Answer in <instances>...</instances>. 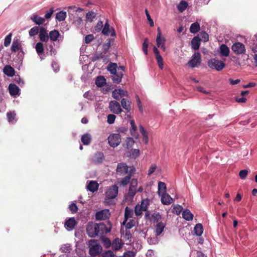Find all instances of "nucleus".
<instances>
[{"mask_svg": "<svg viewBox=\"0 0 257 257\" xmlns=\"http://www.w3.org/2000/svg\"><path fill=\"white\" fill-rule=\"evenodd\" d=\"M122 243L121 240L118 238L114 239L112 243L111 247L113 250H118L122 247Z\"/></svg>", "mask_w": 257, "mask_h": 257, "instance_id": "nucleus-23", "label": "nucleus"}, {"mask_svg": "<svg viewBox=\"0 0 257 257\" xmlns=\"http://www.w3.org/2000/svg\"><path fill=\"white\" fill-rule=\"evenodd\" d=\"M134 210L133 209L126 206L124 210V220L122 223V225H125L126 224V222L127 221L128 219L130 218H132L134 215Z\"/></svg>", "mask_w": 257, "mask_h": 257, "instance_id": "nucleus-14", "label": "nucleus"}, {"mask_svg": "<svg viewBox=\"0 0 257 257\" xmlns=\"http://www.w3.org/2000/svg\"><path fill=\"white\" fill-rule=\"evenodd\" d=\"M149 45V42L148 38H145L144 41V43L142 45V50L145 54V55H148V48Z\"/></svg>", "mask_w": 257, "mask_h": 257, "instance_id": "nucleus-47", "label": "nucleus"}, {"mask_svg": "<svg viewBox=\"0 0 257 257\" xmlns=\"http://www.w3.org/2000/svg\"><path fill=\"white\" fill-rule=\"evenodd\" d=\"M71 10H73V12H82L83 10L80 8H76L75 6H70L68 7V13L69 14L71 12Z\"/></svg>", "mask_w": 257, "mask_h": 257, "instance_id": "nucleus-56", "label": "nucleus"}, {"mask_svg": "<svg viewBox=\"0 0 257 257\" xmlns=\"http://www.w3.org/2000/svg\"><path fill=\"white\" fill-rule=\"evenodd\" d=\"M9 92L12 96L17 95L19 93L20 89L15 84L11 83L9 86Z\"/></svg>", "mask_w": 257, "mask_h": 257, "instance_id": "nucleus-24", "label": "nucleus"}, {"mask_svg": "<svg viewBox=\"0 0 257 257\" xmlns=\"http://www.w3.org/2000/svg\"><path fill=\"white\" fill-rule=\"evenodd\" d=\"M138 184V181L136 179H133L131 182L127 196L130 198H133L137 193L136 187Z\"/></svg>", "mask_w": 257, "mask_h": 257, "instance_id": "nucleus-10", "label": "nucleus"}, {"mask_svg": "<svg viewBox=\"0 0 257 257\" xmlns=\"http://www.w3.org/2000/svg\"><path fill=\"white\" fill-rule=\"evenodd\" d=\"M36 50L38 54L40 56L44 54V45L41 42H38L36 45Z\"/></svg>", "mask_w": 257, "mask_h": 257, "instance_id": "nucleus-38", "label": "nucleus"}, {"mask_svg": "<svg viewBox=\"0 0 257 257\" xmlns=\"http://www.w3.org/2000/svg\"><path fill=\"white\" fill-rule=\"evenodd\" d=\"M166 191V185L165 183L162 182H159L158 183V194L159 195L162 194L163 193H165Z\"/></svg>", "mask_w": 257, "mask_h": 257, "instance_id": "nucleus-39", "label": "nucleus"}, {"mask_svg": "<svg viewBox=\"0 0 257 257\" xmlns=\"http://www.w3.org/2000/svg\"><path fill=\"white\" fill-rule=\"evenodd\" d=\"M66 17V13L63 11L58 12L56 14V19L59 22L64 21Z\"/></svg>", "mask_w": 257, "mask_h": 257, "instance_id": "nucleus-42", "label": "nucleus"}, {"mask_svg": "<svg viewBox=\"0 0 257 257\" xmlns=\"http://www.w3.org/2000/svg\"><path fill=\"white\" fill-rule=\"evenodd\" d=\"M106 84V79L103 76H98L95 80V84L99 87H101Z\"/></svg>", "mask_w": 257, "mask_h": 257, "instance_id": "nucleus-31", "label": "nucleus"}, {"mask_svg": "<svg viewBox=\"0 0 257 257\" xmlns=\"http://www.w3.org/2000/svg\"><path fill=\"white\" fill-rule=\"evenodd\" d=\"M158 236L149 237L147 239L148 242L151 244H156L159 242Z\"/></svg>", "mask_w": 257, "mask_h": 257, "instance_id": "nucleus-46", "label": "nucleus"}, {"mask_svg": "<svg viewBox=\"0 0 257 257\" xmlns=\"http://www.w3.org/2000/svg\"><path fill=\"white\" fill-rule=\"evenodd\" d=\"M131 176V175L129 174L128 175L122 178L120 181L121 184H122L123 185H127L130 181Z\"/></svg>", "mask_w": 257, "mask_h": 257, "instance_id": "nucleus-58", "label": "nucleus"}, {"mask_svg": "<svg viewBox=\"0 0 257 257\" xmlns=\"http://www.w3.org/2000/svg\"><path fill=\"white\" fill-rule=\"evenodd\" d=\"M201 38L199 35L195 36L191 40V45L192 48L194 50H197L199 49L200 46Z\"/></svg>", "mask_w": 257, "mask_h": 257, "instance_id": "nucleus-15", "label": "nucleus"}, {"mask_svg": "<svg viewBox=\"0 0 257 257\" xmlns=\"http://www.w3.org/2000/svg\"><path fill=\"white\" fill-rule=\"evenodd\" d=\"M195 233L197 236H200L203 233V228L202 224L197 223L194 228Z\"/></svg>", "mask_w": 257, "mask_h": 257, "instance_id": "nucleus-37", "label": "nucleus"}, {"mask_svg": "<svg viewBox=\"0 0 257 257\" xmlns=\"http://www.w3.org/2000/svg\"><path fill=\"white\" fill-rule=\"evenodd\" d=\"M108 225L106 226L104 223L89 222L86 227V233L91 238L103 235L110 231L111 225L109 222H108Z\"/></svg>", "mask_w": 257, "mask_h": 257, "instance_id": "nucleus-1", "label": "nucleus"}, {"mask_svg": "<svg viewBox=\"0 0 257 257\" xmlns=\"http://www.w3.org/2000/svg\"><path fill=\"white\" fill-rule=\"evenodd\" d=\"M135 141L133 138L129 137L127 138L125 140V145L127 149L131 148L134 144Z\"/></svg>", "mask_w": 257, "mask_h": 257, "instance_id": "nucleus-49", "label": "nucleus"}, {"mask_svg": "<svg viewBox=\"0 0 257 257\" xmlns=\"http://www.w3.org/2000/svg\"><path fill=\"white\" fill-rule=\"evenodd\" d=\"M69 208L72 213H76L78 210V207L76 204L74 203H71L69 205Z\"/></svg>", "mask_w": 257, "mask_h": 257, "instance_id": "nucleus-60", "label": "nucleus"}, {"mask_svg": "<svg viewBox=\"0 0 257 257\" xmlns=\"http://www.w3.org/2000/svg\"><path fill=\"white\" fill-rule=\"evenodd\" d=\"M152 217L154 223H158L159 222H162V216L160 213L155 212L152 215Z\"/></svg>", "mask_w": 257, "mask_h": 257, "instance_id": "nucleus-40", "label": "nucleus"}, {"mask_svg": "<svg viewBox=\"0 0 257 257\" xmlns=\"http://www.w3.org/2000/svg\"><path fill=\"white\" fill-rule=\"evenodd\" d=\"M182 216L187 221L192 220L193 217V214L188 209H185L183 211Z\"/></svg>", "mask_w": 257, "mask_h": 257, "instance_id": "nucleus-34", "label": "nucleus"}, {"mask_svg": "<svg viewBox=\"0 0 257 257\" xmlns=\"http://www.w3.org/2000/svg\"><path fill=\"white\" fill-rule=\"evenodd\" d=\"M166 226V223L163 222H160L158 223H157L155 226V235L159 236L162 232L164 231V229Z\"/></svg>", "mask_w": 257, "mask_h": 257, "instance_id": "nucleus-16", "label": "nucleus"}, {"mask_svg": "<svg viewBox=\"0 0 257 257\" xmlns=\"http://www.w3.org/2000/svg\"><path fill=\"white\" fill-rule=\"evenodd\" d=\"M118 194V187L116 185H112L109 188L106 192V197L108 199L115 198Z\"/></svg>", "mask_w": 257, "mask_h": 257, "instance_id": "nucleus-8", "label": "nucleus"}, {"mask_svg": "<svg viewBox=\"0 0 257 257\" xmlns=\"http://www.w3.org/2000/svg\"><path fill=\"white\" fill-rule=\"evenodd\" d=\"M231 50L236 55L243 54L246 51L244 45L240 42L234 43L232 45Z\"/></svg>", "mask_w": 257, "mask_h": 257, "instance_id": "nucleus-6", "label": "nucleus"}, {"mask_svg": "<svg viewBox=\"0 0 257 257\" xmlns=\"http://www.w3.org/2000/svg\"><path fill=\"white\" fill-rule=\"evenodd\" d=\"M188 5V3L184 0H182L180 3L178 5L177 8L178 10L181 12L182 13L184 12L186 8H187Z\"/></svg>", "mask_w": 257, "mask_h": 257, "instance_id": "nucleus-35", "label": "nucleus"}, {"mask_svg": "<svg viewBox=\"0 0 257 257\" xmlns=\"http://www.w3.org/2000/svg\"><path fill=\"white\" fill-rule=\"evenodd\" d=\"M109 145L113 148L117 147L121 142V137L118 134H111L108 137Z\"/></svg>", "mask_w": 257, "mask_h": 257, "instance_id": "nucleus-4", "label": "nucleus"}, {"mask_svg": "<svg viewBox=\"0 0 257 257\" xmlns=\"http://www.w3.org/2000/svg\"><path fill=\"white\" fill-rule=\"evenodd\" d=\"M158 34L156 38V42L157 45L158 47L160 48V47L163 44H165V39L164 37H161V31L160 28H158L157 29Z\"/></svg>", "mask_w": 257, "mask_h": 257, "instance_id": "nucleus-22", "label": "nucleus"}, {"mask_svg": "<svg viewBox=\"0 0 257 257\" xmlns=\"http://www.w3.org/2000/svg\"><path fill=\"white\" fill-rule=\"evenodd\" d=\"M4 73L8 76L12 77L15 74V69L10 65H7L3 69Z\"/></svg>", "mask_w": 257, "mask_h": 257, "instance_id": "nucleus-21", "label": "nucleus"}, {"mask_svg": "<svg viewBox=\"0 0 257 257\" xmlns=\"http://www.w3.org/2000/svg\"><path fill=\"white\" fill-rule=\"evenodd\" d=\"M109 25L108 23V21L107 20L105 23L104 27L102 28V33L103 35L108 36L109 34Z\"/></svg>", "mask_w": 257, "mask_h": 257, "instance_id": "nucleus-45", "label": "nucleus"}, {"mask_svg": "<svg viewBox=\"0 0 257 257\" xmlns=\"http://www.w3.org/2000/svg\"><path fill=\"white\" fill-rule=\"evenodd\" d=\"M39 33V38L42 42H47L49 40V35L44 27H41Z\"/></svg>", "mask_w": 257, "mask_h": 257, "instance_id": "nucleus-12", "label": "nucleus"}, {"mask_svg": "<svg viewBox=\"0 0 257 257\" xmlns=\"http://www.w3.org/2000/svg\"><path fill=\"white\" fill-rule=\"evenodd\" d=\"M81 141L84 145H88L91 141V135L88 133H86L82 136Z\"/></svg>", "mask_w": 257, "mask_h": 257, "instance_id": "nucleus-27", "label": "nucleus"}, {"mask_svg": "<svg viewBox=\"0 0 257 257\" xmlns=\"http://www.w3.org/2000/svg\"><path fill=\"white\" fill-rule=\"evenodd\" d=\"M103 245L106 248L109 247L112 245L111 241L108 238H105L103 239Z\"/></svg>", "mask_w": 257, "mask_h": 257, "instance_id": "nucleus-62", "label": "nucleus"}, {"mask_svg": "<svg viewBox=\"0 0 257 257\" xmlns=\"http://www.w3.org/2000/svg\"><path fill=\"white\" fill-rule=\"evenodd\" d=\"M172 198L166 192L161 194V202L164 205H169L172 203Z\"/></svg>", "mask_w": 257, "mask_h": 257, "instance_id": "nucleus-17", "label": "nucleus"}, {"mask_svg": "<svg viewBox=\"0 0 257 257\" xmlns=\"http://www.w3.org/2000/svg\"><path fill=\"white\" fill-rule=\"evenodd\" d=\"M220 54L221 56L227 57L229 54V49L225 44H222L220 46Z\"/></svg>", "mask_w": 257, "mask_h": 257, "instance_id": "nucleus-28", "label": "nucleus"}, {"mask_svg": "<svg viewBox=\"0 0 257 257\" xmlns=\"http://www.w3.org/2000/svg\"><path fill=\"white\" fill-rule=\"evenodd\" d=\"M116 116L114 114H110L107 115V122L109 124H112L114 123Z\"/></svg>", "mask_w": 257, "mask_h": 257, "instance_id": "nucleus-55", "label": "nucleus"}, {"mask_svg": "<svg viewBox=\"0 0 257 257\" xmlns=\"http://www.w3.org/2000/svg\"><path fill=\"white\" fill-rule=\"evenodd\" d=\"M132 156L134 158H137L140 156V150L138 149H132L131 150Z\"/></svg>", "mask_w": 257, "mask_h": 257, "instance_id": "nucleus-63", "label": "nucleus"}, {"mask_svg": "<svg viewBox=\"0 0 257 257\" xmlns=\"http://www.w3.org/2000/svg\"><path fill=\"white\" fill-rule=\"evenodd\" d=\"M12 34L10 33L6 36L5 39L4 45L5 47H8L10 45L11 42Z\"/></svg>", "mask_w": 257, "mask_h": 257, "instance_id": "nucleus-53", "label": "nucleus"}, {"mask_svg": "<svg viewBox=\"0 0 257 257\" xmlns=\"http://www.w3.org/2000/svg\"><path fill=\"white\" fill-rule=\"evenodd\" d=\"M82 16H77L74 20L73 23L78 26H80L83 23V20L82 19Z\"/></svg>", "mask_w": 257, "mask_h": 257, "instance_id": "nucleus-59", "label": "nucleus"}, {"mask_svg": "<svg viewBox=\"0 0 257 257\" xmlns=\"http://www.w3.org/2000/svg\"><path fill=\"white\" fill-rule=\"evenodd\" d=\"M207 65L210 68L218 71H221L225 67V64L223 61L216 58H212L209 60Z\"/></svg>", "mask_w": 257, "mask_h": 257, "instance_id": "nucleus-3", "label": "nucleus"}, {"mask_svg": "<svg viewBox=\"0 0 257 257\" xmlns=\"http://www.w3.org/2000/svg\"><path fill=\"white\" fill-rule=\"evenodd\" d=\"M77 222L74 217L69 218L65 222V227L68 230H72L76 225Z\"/></svg>", "mask_w": 257, "mask_h": 257, "instance_id": "nucleus-13", "label": "nucleus"}, {"mask_svg": "<svg viewBox=\"0 0 257 257\" xmlns=\"http://www.w3.org/2000/svg\"><path fill=\"white\" fill-rule=\"evenodd\" d=\"M112 41V39H109L108 41L104 44L103 46V52L105 54L107 53L111 46V42Z\"/></svg>", "mask_w": 257, "mask_h": 257, "instance_id": "nucleus-54", "label": "nucleus"}, {"mask_svg": "<svg viewBox=\"0 0 257 257\" xmlns=\"http://www.w3.org/2000/svg\"><path fill=\"white\" fill-rule=\"evenodd\" d=\"M21 44L19 40H14L12 46L11 47V50L13 52H16L21 49Z\"/></svg>", "mask_w": 257, "mask_h": 257, "instance_id": "nucleus-30", "label": "nucleus"}, {"mask_svg": "<svg viewBox=\"0 0 257 257\" xmlns=\"http://www.w3.org/2000/svg\"><path fill=\"white\" fill-rule=\"evenodd\" d=\"M199 36L201 38V40L206 42L209 40V36L208 34L205 31H202L200 33Z\"/></svg>", "mask_w": 257, "mask_h": 257, "instance_id": "nucleus-51", "label": "nucleus"}, {"mask_svg": "<svg viewBox=\"0 0 257 257\" xmlns=\"http://www.w3.org/2000/svg\"><path fill=\"white\" fill-rule=\"evenodd\" d=\"M113 75L112 76L111 79L114 83L118 84L122 80L123 73L122 71H117L115 74H112Z\"/></svg>", "mask_w": 257, "mask_h": 257, "instance_id": "nucleus-18", "label": "nucleus"}, {"mask_svg": "<svg viewBox=\"0 0 257 257\" xmlns=\"http://www.w3.org/2000/svg\"><path fill=\"white\" fill-rule=\"evenodd\" d=\"M121 104L122 107L125 109L127 112H130L131 110V102L128 100L122 98L121 100Z\"/></svg>", "mask_w": 257, "mask_h": 257, "instance_id": "nucleus-36", "label": "nucleus"}, {"mask_svg": "<svg viewBox=\"0 0 257 257\" xmlns=\"http://www.w3.org/2000/svg\"><path fill=\"white\" fill-rule=\"evenodd\" d=\"M105 58V55L102 54V53H96L94 54L92 57H91V61L92 62H95L99 59H103Z\"/></svg>", "mask_w": 257, "mask_h": 257, "instance_id": "nucleus-43", "label": "nucleus"}, {"mask_svg": "<svg viewBox=\"0 0 257 257\" xmlns=\"http://www.w3.org/2000/svg\"><path fill=\"white\" fill-rule=\"evenodd\" d=\"M96 14L93 11H89L86 15V20L89 22H92L93 19L96 17Z\"/></svg>", "mask_w": 257, "mask_h": 257, "instance_id": "nucleus-41", "label": "nucleus"}, {"mask_svg": "<svg viewBox=\"0 0 257 257\" xmlns=\"http://www.w3.org/2000/svg\"><path fill=\"white\" fill-rule=\"evenodd\" d=\"M103 26V22L101 21H99L97 23V25L95 27V30L97 32H99L102 30Z\"/></svg>", "mask_w": 257, "mask_h": 257, "instance_id": "nucleus-57", "label": "nucleus"}, {"mask_svg": "<svg viewBox=\"0 0 257 257\" xmlns=\"http://www.w3.org/2000/svg\"><path fill=\"white\" fill-rule=\"evenodd\" d=\"M201 58L199 52H195L192 56L191 59L188 62V65L191 68L198 67L201 63Z\"/></svg>", "mask_w": 257, "mask_h": 257, "instance_id": "nucleus-5", "label": "nucleus"}, {"mask_svg": "<svg viewBox=\"0 0 257 257\" xmlns=\"http://www.w3.org/2000/svg\"><path fill=\"white\" fill-rule=\"evenodd\" d=\"M120 89H116L112 91V96L115 99L119 100L121 99Z\"/></svg>", "mask_w": 257, "mask_h": 257, "instance_id": "nucleus-50", "label": "nucleus"}, {"mask_svg": "<svg viewBox=\"0 0 257 257\" xmlns=\"http://www.w3.org/2000/svg\"><path fill=\"white\" fill-rule=\"evenodd\" d=\"M98 184L97 182L91 181L87 186V188L89 191L93 193L98 190Z\"/></svg>", "mask_w": 257, "mask_h": 257, "instance_id": "nucleus-25", "label": "nucleus"}, {"mask_svg": "<svg viewBox=\"0 0 257 257\" xmlns=\"http://www.w3.org/2000/svg\"><path fill=\"white\" fill-rule=\"evenodd\" d=\"M153 50L155 55L156 59L157 61L159 68L161 69H163L164 66L163 59L160 54L159 51L155 46L154 47Z\"/></svg>", "mask_w": 257, "mask_h": 257, "instance_id": "nucleus-11", "label": "nucleus"}, {"mask_svg": "<svg viewBox=\"0 0 257 257\" xmlns=\"http://www.w3.org/2000/svg\"><path fill=\"white\" fill-rule=\"evenodd\" d=\"M16 114L14 112L9 111L7 112V116L8 120L10 122H13L15 119Z\"/></svg>", "mask_w": 257, "mask_h": 257, "instance_id": "nucleus-48", "label": "nucleus"}, {"mask_svg": "<svg viewBox=\"0 0 257 257\" xmlns=\"http://www.w3.org/2000/svg\"><path fill=\"white\" fill-rule=\"evenodd\" d=\"M104 159L103 154L101 152H96L93 157V162L95 164H100L101 163L103 160Z\"/></svg>", "mask_w": 257, "mask_h": 257, "instance_id": "nucleus-19", "label": "nucleus"}, {"mask_svg": "<svg viewBox=\"0 0 257 257\" xmlns=\"http://www.w3.org/2000/svg\"><path fill=\"white\" fill-rule=\"evenodd\" d=\"M88 245L89 248V253L91 256H95L101 253L102 248L97 240L90 239Z\"/></svg>", "mask_w": 257, "mask_h": 257, "instance_id": "nucleus-2", "label": "nucleus"}, {"mask_svg": "<svg viewBox=\"0 0 257 257\" xmlns=\"http://www.w3.org/2000/svg\"><path fill=\"white\" fill-rule=\"evenodd\" d=\"M136 225V221L134 219H131L128 222H126V224L124 225L126 229H130L132 228Z\"/></svg>", "mask_w": 257, "mask_h": 257, "instance_id": "nucleus-52", "label": "nucleus"}, {"mask_svg": "<svg viewBox=\"0 0 257 257\" xmlns=\"http://www.w3.org/2000/svg\"><path fill=\"white\" fill-rule=\"evenodd\" d=\"M39 31L40 29L39 27L35 26L30 30L29 32V35L31 37L35 36L38 34Z\"/></svg>", "mask_w": 257, "mask_h": 257, "instance_id": "nucleus-44", "label": "nucleus"}, {"mask_svg": "<svg viewBox=\"0 0 257 257\" xmlns=\"http://www.w3.org/2000/svg\"><path fill=\"white\" fill-rule=\"evenodd\" d=\"M116 171L120 174H124L128 172V167L125 163H119L117 165Z\"/></svg>", "mask_w": 257, "mask_h": 257, "instance_id": "nucleus-20", "label": "nucleus"}, {"mask_svg": "<svg viewBox=\"0 0 257 257\" xmlns=\"http://www.w3.org/2000/svg\"><path fill=\"white\" fill-rule=\"evenodd\" d=\"M31 20L36 24L38 25H42L45 22V19L44 18H43L37 15H33L31 18Z\"/></svg>", "mask_w": 257, "mask_h": 257, "instance_id": "nucleus-26", "label": "nucleus"}, {"mask_svg": "<svg viewBox=\"0 0 257 257\" xmlns=\"http://www.w3.org/2000/svg\"><path fill=\"white\" fill-rule=\"evenodd\" d=\"M136 252L134 251H127L125 252L123 254V257H135Z\"/></svg>", "mask_w": 257, "mask_h": 257, "instance_id": "nucleus-64", "label": "nucleus"}, {"mask_svg": "<svg viewBox=\"0 0 257 257\" xmlns=\"http://www.w3.org/2000/svg\"><path fill=\"white\" fill-rule=\"evenodd\" d=\"M110 216L108 209H103L98 211L95 214V219L97 220H103L108 218Z\"/></svg>", "mask_w": 257, "mask_h": 257, "instance_id": "nucleus-9", "label": "nucleus"}, {"mask_svg": "<svg viewBox=\"0 0 257 257\" xmlns=\"http://www.w3.org/2000/svg\"><path fill=\"white\" fill-rule=\"evenodd\" d=\"M182 209L183 207L181 205H178L174 207L173 212L176 214L179 215L182 211Z\"/></svg>", "mask_w": 257, "mask_h": 257, "instance_id": "nucleus-61", "label": "nucleus"}, {"mask_svg": "<svg viewBox=\"0 0 257 257\" xmlns=\"http://www.w3.org/2000/svg\"><path fill=\"white\" fill-rule=\"evenodd\" d=\"M109 108L111 112L117 114L120 113L122 111L120 104L115 100H112L109 102Z\"/></svg>", "mask_w": 257, "mask_h": 257, "instance_id": "nucleus-7", "label": "nucleus"}, {"mask_svg": "<svg viewBox=\"0 0 257 257\" xmlns=\"http://www.w3.org/2000/svg\"><path fill=\"white\" fill-rule=\"evenodd\" d=\"M200 29V24L198 22L192 23L190 27V32L193 34H196Z\"/></svg>", "mask_w": 257, "mask_h": 257, "instance_id": "nucleus-33", "label": "nucleus"}, {"mask_svg": "<svg viewBox=\"0 0 257 257\" xmlns=\"http://www.w3.org/2000/svg\"><path fill=\"white\" fill-rule=\"evenodd\" d=\"M107 70L110 74H115L117 72V65L116 63L110 62L107 66Z\"/></svg>", "mask_w": 257, "mask_h": 257, "instance_id": "nucleus-32", "label": "nucleus"}, {"mask_svg": "<svg viewBox=\"0 0 257 257\" xmlns=\"http://www.w3.org/2000/svg\"><path fill=\"white\" fill-rule=\"evenodd\" d=\"M60 35V34L58 30H53L49 33V39L50 38V40L52 41H56L58 39Z\"/></svg>", "mask_w": 257, "mask_h": 257, "instance_id": "nucleus-29", "label": "nucleus"}]
</instances>
